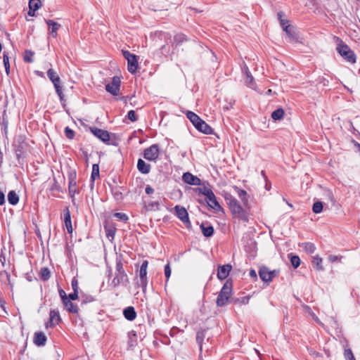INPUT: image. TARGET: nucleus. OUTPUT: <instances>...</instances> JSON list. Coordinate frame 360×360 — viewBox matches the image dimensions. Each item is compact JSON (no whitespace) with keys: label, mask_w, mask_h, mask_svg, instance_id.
Instances as JSON below:
<instances>
[{"label":"nucleus","mask_w":360,"mask_h":360,"mask_svg":"<svg viewBox=\"0 0 360 360\" xmlns=\"http://www.w3.org/2000/svg\"><path fill=\"white\" fill-rule=\"evenodd\" d=\"M65 135L68 139H73L75 137V131L71 129L69 127L65 128Z\"/></svg>","instance_id":"46"},{"label":"nucleus","mask_w":360,"mask_h":360,"mask_svg":"<svg viewBox=\"0 0 360 360\" xmlns=\"http://www.w3.org/2000/svg\"><path fill=\"white\" fill-rule=\"evenodd\" d=\"M41 6L40 0H30L29 8L30 10L37 11Z\"/></svg>","instance_id":"39"},{"label":"nucleus","mask_w":360,"mask_h":360,"mask_svg":"<svg viewBox=\"0 0 360 360\" xmlns=\"http://www.w3.org/2000/svg\"><path fill=\"white\" fill-rule=\"evenodd\" d=\"M196 191L199 194L206 196V198L210 197L211 196L210 195L213 193V191L210 188H207V186L197 188Z\"/></svg>","instance_id":"34"},{"label":"nucleus","mask_w":360,"mask_h":360,"mask_svg":"<svg viewBox=\"0 0 360 360\" xmlns=\"http://www.w3.org/2000/svg\"><path fill=\"white\" fill-rule=\"evenodd\" d=\"M47 77L50 80H52L53 79H54L59 76L53 69L50 68L47 71Z\"/></svg>","instance_id":"47"},{"label":"nucleus","mask_w":360,"mask_h":360,"mask_svg":"<svg viewBox=\"0 0 360 360\" xmlns=\"http://www.w3.org/2000/svg\"><path fill=\"white\" fill-rule=\"evenodd\" d=\"M59 295H60L63 302L64 301V300L65 298H68L65 292L62 289L59 290Z\"/></svg>","instance_id":"60"},{"label":"nucleus","mask_w":360,"mask_h":360,"mask_svg":"<svg viewBox=\"0 0 360 360\" xmlns=\"http://www.w3.org/2000/svg\"><path fill=\"white\" fill-rule=\"evenodd\" d=\"M323 202L321 201H317L314 203L312 210L314 213L319 214L323 211Z\"/></svg>","instance_id":"41"},{"label":"nucleus","mask_w":360,"mask_h":360,"mask_svg":"<svg viewBox=\"0 0 360 360\" xmlns=\"http://www.w3.org/2000/svg\"><path fill=\"white\" fill-rule=\"evenodd\" d=\"M165 278H166V281L167 282L171 276V269L169 266V264H167L165 266Z\"/></svg>","instance_id":"51"},{"label":"nucleus","mask_w":360,"mask_h":360,"mask_svg":"<svg viewBox=\"0 0 360 360\" xmlns=\"http://www.w3.org/2000/svg\"><path fill=\"white\" fill-rule=\"evenodd\" d=\"M123 315L128 321H134L136 318V312L134 307H127L123 310Z\"/></svg>","instance_id":"19"},{"label":"nucleus","mask_w":360,"mask_h":360,"mask_svg":"<svg viewBox=\"0 0 360 360\" xmlns=\"http://www.w3.org/2000/svg\"><path fill=\"white\" fill-rule=\"evenodd\" d=\"M231 266L229 264L219 266L217 271L218 278L219 280H224L226 278L229 274L230 271L231 270Z\"/></svg>","instance_id":"16"},{"label":"nucleus","mask_w":360,"mask_h":360,"mask_svg":"<svg viewBox=\"0 0 360 360\" xmlns=\"http://www.w3.org/2000/svg\"><path fill=\"white\" fill-rule=\"evenodd\" d=\"M250 297L249 295L243 297L241 298L234 299V302H240L242 304H247L249 302Z\"/></svg>","instance_id":"48"},{"label":"nucleus","mask_w":360,"mask_h":360,"mask_svg":"<svg viewBox=\"0 0 360 360\" xmlns=\"http://www.w3.org/2000/svg\"><path fill=\"white\" fill-rule=\"evenodd\" d=\"M145 191H146V193L150 195L154 192V189L151 186H147L145 188Z\"/></svg>","instance_id":"61"},{"label":"nucleus","mask_w":360,"mask_h":360,"mask_svg":"<svg viewBox=\"0 0 360 360\" xmlns=\"http://www.w3.org/2000/svg\"><path fill=\"white\" fill-rule=\"evenodd\" d=\"M63 220L68 233H72L70 211L68 207L63 210Z\"/></svg>","instance_id":"15"},{"label":"nucleus","mask_w":360,"mask_h":360,"mask_svg":"<svg viewBox=\"0 0 360 360\" xmlns=\"http://www.w3.org/2000/svg\"><path fill=\"white\" fill-rule=\"evenodd\" d=\"M46 22L49 27L50 33L53 37H56L57 35V31L60 28V25L52 20H46Z\"/></svg>","instance_id":"25"},{"label":"nucleus","mask_w":360,"mask_h":360,"mask_svg":"<svg viewBox=\"0 0 360 360\" xmlns=\"http://www.w3.org/2000/svg\"><path fill=\"white\" fill-rule=\"evenodd\" d=\"M342 257L336 256V255H330L328 257V260L333 263L340 259Z\"/></svg>","instance_id":"55"},{"label":"nucleus","mask_w":360,"mask_h":360,"mask_svg":"<svg viewBox=\"0 0 360 360\" xmlns=\"http://www.w3.org/2000/svg\"><path fill=\"white\" fill-rule=\"evenodd\" d=\"M4 203H5V195L3 193V191H1L0 190V205H3Z\"/></svg>","instance_id":"59"},{"label":"nucleus","mask_w":360,"mask_h":360,"mask_svg":"<svg viewBox=\"0 0 360 360\" xmlns=\"http://www.w3.org/2000/svg\"><path fill=\"white\" fill-rule=\"evenodd\" d=\"M187 41H188L187 37L182 33H178V34H175L174 37V43L175 44V46H176L181 45L184 42Z\"/></svg>","instance_id":"29"},{"label":"nucleus","mask_w":360,"mask_h":360,"mask_svg":"<svg viewBox=\"0 0 360 360\" xmlns=\"http://www.w3.org/2000/svg\"><path fill=\"white\" fill-rule=\"evenodd\" d=\"M3 63L5 68V71L7 75L10 74V64H9V57L8 54L4 53L3 56Z\"/></svg>","instance_id":"40"},{"label":"nucleus","mask_w":360,"mask_h":360,"mask_svg":"<svg viewBox=\"0 0 360 360\" xmlns=\"http://www.w3.org/2000/svg\"><path fill=\"white\" fill-rule=\"evenodd\" d=\"M233 283L230 280H227L221 290L219 291L216 304L219 307L225 306L227 303L231 302L233 300H230L232 292Z\"/></svg>","instance_id":"4"},{"label":"nucleus","mask_w":360,"mask_h":360,"mask_svg":"<svg viewBox=\"0 0 360 360\" xmlns=\"http://www.w3.org/2000/svg\"><path fill=\"white\" fill-rule=\"evenodd\" d=\"M261 279L264 282L271 281V276H269V269L266 266H262L259 271Z\"/></svg>","instance_id":"26"},{"label":"nucleus","mask_w":360,"mask_h":360,"mask_svg":"<svg viewBox=\"0 0 360 360\" xmlns=\"http://www.w3.org/2000/svg\"><path fill=\"white\" fill-rule=\"evenodd\" d=\"M122 54L127 60H128L129 59H130V58L134 56V54L131 53L128 51H122Z\"/></svg>","instance_id":"54"},{"label":"nucleus","mask_w":360,"mask_h":360,"mask_svg":"<svg viewBox=\"0 0 360 360\" xmlns=\"http://www.w3.org/2000/svg\"><path fill=\"white\" fill-rule=\"evenodd\" d=\"M224 197L234 217L244 222H248L249 221V213L240 205L237 199L229 193H225Z\"/></svg>","instance_id":"1"},{"label":"nucleus","mask_w":360,"mask_h":360,"mask_svg":"<svg viewBox=\"0 0 360 360\" xmlns=\"http://www.w3.org/2000/svg\"><path fill=\"white\" fill-rule=\"evenodd\" d=\"M290 262L292 266L296 269L300 265V259L297 255H292L290 257Z\"/></svg>","instance_id":"43"},{"label":"nucleus","mask_w":360,"mask_h":360,"mask_svg":"<svg viewBox=\"0 0 360 360\" xmlns=\"http://www.w3.org/2000/svg\"><path fill=\"white\" fill-rule=\"evenodd\" d=\"M302 247L304 249V250L308 253H314L316 250V247L314 243L307 242L303 243L302 244Z\"/></svg>","instance_id":"36"},{"label":"nucleus","mask_w":360,"mask_h":360,"mask_svg":"<svg viewBox=\"0 0 360 360\" xmlns=\"http://www.w3.org/2000/svg\"><path fill=\"white\" fill-rule=\"evenodd\" d=\"M73 291L78 292V282L76 278H73L71 283Z\"/></svg>","instance_id":"52"},{"label":"nucleus","mask_w":360,"mask_h":360,"mask_svg":"<svg viewBox=\"0 0 360 360\" xmlns=\"http://www.w3.org/2000/svg\"><path fill=\"white\" fill-rule=\"evenodd\" d=\"M7 197L8 202L12 205H15L19 202V196L15 191H10Z\"/></svg>","instance_id":"28"},{"label":"nucleus","mask_w":360,"mask_h":360,"mask_svg":"<svg viewBox=\"0 0 360 360\" xmlns=\"http://www.w3.org/2000/svg\"><path fill=\"white\" fill-rule=\"evenodd\" d=\"M186 117L199 131H201L205 134H212V128L197 114L192 111H187Z\"/></svg>","instance_id":"5"},{"label":"nucleus","mask_w":360,"mask_h":360,"mask_svg":"<svg viewBox=\"0 0 360 360\" xmlns=\"http://www.w3.org/2000/svg\"><path fill=\"white\" fill-rule=\"evenodd\" d=\"M243 71L245 73L246 79H245V84L248 86L255 89V82H254V77L252 76L248 68L247 65L244 66Z\"/></svg>","instance_id":"24"},{"label":"nucleus","mask_w":360,"mask_h":360,"mask_svg":"<svg viewBox=\"0 0 360 360\" xmlns=\"http://www.w3.org/2000/svg\"><path fill=\"white\" fill-rule=\"evenodd\" d=\"M206 330L204 329H200L197 332L196 334V342L200 347V352H202V343L205 338Z\"/></svg>","instance_id":"27"},{"label":"nucleus","mask_w":360,"mask_h":360,"mask_svg":"<svg viewBox=\"0 0 360 360\" xmlns=\"http://www.w3.org/2000/svg\"><path fill=\"white\" fill-rule=\"evenodd\" d=\"M160 148L158 144H153L143 150V158L152 162H156L159 158Z\"/></svg>","instance_id":"6"},{"label":"nucleus","mask_w":360,"mask_h":360,"mask_svg":"<svg viewBox=\"0 0 360 360\" xmlns=\"http://www.w3.org/2000/svg\"><path fill=\"white\" fill-rule=\"evenodd\" d=\"M114 216L116 218H117L120 221H122L124 223H127V221L129 220L128 216L124 213L116 212V213H115Z\"/></svg>","instance_id":"45"},{"label":"nucleus","mask_w":360,"mask_h":360,"mask_svg":"<svg viewBox=\"0 0 360 360\" xmlns=\"http://www.w3.org/2000/svg\"><path fill=\"white\" fill-rule=\"evenodd\" d=\"M46 336L42 332H37L34 333V343L37 346H44L46 342Z\"/></svg>","instance_id":"20"},{"label":"nucleus","mask_w":360,"mask_h":360,"mask_svg":"<svg viewBox=\"0 0 360 360\" xmlns=\"http://www.w3.org/2000/svg\"><path fill=\"white\" fill-rule=\"evenodd\" d=\"M68 298L70 301L77 300L78 298V292L73 291V292L69 294Z\"/></svg>","instance_id":"53"},{"label":"nucleus","mask_w":360,"mask_h":360,"mask_svg":"<svg viewBox=\"0 0 360 360\" xmlns=\"http://www.w3.org/2000/svg\"><path fill=\"white\" fill-rule=\"evenodd\" d=\"M49 321L46 323V327H54L60 321V316L58 310L52 309L49 313Z\"/></svg>","instance_id":"12"},{"label":"nucleus","mask_w":360,"mask_h":360,"mask_svg":"<svg viewBox=\"0 0 360 360\" xmlns=\"http://www.w3.org/2000/svg\"><path fill=\"white\" fill-rule=\"evenodd\" d=\"M319 83L322 84L323 86H327L329 85V81L327 79L323 78V77L319 79Z\"/></svg>","instance_id":"57"},{"label":"nucleus","mask_w":360,"mask_h":360,"mask_svg":"<svg viewBox=\"0 0 360 360\" xmlns=\"http://www.w3.org/2000/svg\"><path fill=\"white\" fill-rule=\"evenodd\" d=\"M148 262L147 260H144L140 267L139 269V276H140V285L142 288L143 292H144L146 290V287L148 285V278H147V268H148Z\"/></svg>","instance_id":"8"},{"label":"nucleus","mask_w":360,"mask_h":360,"mask_svg":"<svg viewBox=\"0 0 360 360\" xmlns=\"http://www.w3.org/2000/svg\"><path fill=\"white\" fill-rule=\"evenodd\" d=\"M129 283V280L124 269L122 261L121 259H117L115 276L110 283V285L113 288H117L120 285L126 287Z\"/></svg>","instance_id":"2"},{"label":"nucleus","mask_w":360,"mask_h":360,"mask_svg":"<svg viewBox=\"0 0 360 360\" xmlns=\"http://www.w3.org/2000/svg\"><path fill=\"white\" fill-rule=\"evenodd\" d=\"M174 210L176 211V215L182 222H189L188 214L184 207L176 205Z\"/></svg>","instance_id":"14"},{"label":"nucleus","mask_w":360,"mask_h":360,"mask_svg":"<svg viewBox=\"0 0 360 360\" xmlns=\"http://www.w3.org/2000/svg\"><path fill=\"white\" fill-rule=\"evenodd\" d=\"M129 346L134 347L136 345V333L135 332H131L129 334Z\"/></svg>","instance_id":"44"},{"label":"nucleus","mask_w":360,"mask_h":360,"mask_svg":"<svg viewBox=\"0 0 360 360\" xmlns=\"http://www.w3.org/2000/svg\"><path fill=\"white\" fill-rule=\"evenodd\" d=\"M100 176L99 174V166L98 164H94L92 166V172L91 175V179L92 181V185H94V182L96 178Z\"/></svg>","instance_id":"33"},{"label":"nucleus","mask_w":360,"mask_h":360,"mask_svg":"<svg viewBox=\"0 0 360 360\" xmlns=\"http://www.w3.org/2000/svg\"><path fill=\"white\" fill-rule=\"evenodd\" d=\"M284 114L283 108H278L271 113V118L274 120H280L283 117Z\"/></svg>","instance_id":"31"},{"label":"nucleus","mask_w":360,"mask_h":360,"mask_svg":"<svg viewBox=\"0 0 360 360\" xmlns=\"http://www.w3.org/2000/svg\"><path fill=\"white\" fill-rule=\"evenodd\" d=\"M68 193L72 198V202L75 200V195L79 193V190L77 188L76 181V172L71 173L68 178Z\"/></svg>","instance_id":"10"},{"label":"nucleus","mask_w":360,"mask_h":360,"mask_svg":"<svg viewBox=\"0 0 360 360\" xmlns=\"http://www.w3.org/2000/svg\"><path fill=\"white\" fill-rule=\"evenodd\" d=\"M233 188L235 193L240 198L243 205L245 207H247L248 205V193H247V192L245 190L241 189V188H240L239 187H238L236 186H234L233 187Z\"/></svg>","instance_id":"17"},{"label":"nucleus","mask_w":360,"mask_h":360,"mask_svg":"<svg viewBox=\"0 0 360 360\" xmlns=\"http://www.w3.org/2000/svg\"><path fill=\"white\" fill-rule=\"evenodd\" d=\"M278 18L280 20V23H281V25H282V27L283 28L285 26H286L285 23L287 22V21H285V20L281 18V17H282V13L281 12H279L278 13Z\"/></svg>","instance_id":"58"},{"label":"nucleus","mask_w":360,"mask_h":360,"mask_svg":"<svg viewBox=\"0 0 360 360\" xmlns=\"http://www.w3.org/2000/svg\"><path fill=\"white\" fill-rule=\"evenodd\" d=\"M283 30L285 32L290 41L296 39L295 32L293 31L292 27L290 25H286L283 27Z\"/></svg>","instance_id":"32"},{"label":"nucleus","mask_w":360,"mask_h":360,"mask_svg":"<svg viewBox=\"0 0 360 360\" xmlns=\"http://www.w3.org/2000/svg\"><path fill=\"white\" fill-rule=\"evenodd\" d=\"M202 234L205 237H211L214 234V228L212 226H205L203 224L200 226Z\"/></svg>","instance_id":"30"},{"label":"nucleus","mask_w":360,"mask_h":360,"mask_svg":"<svg viewBox=\"0 0 360 360\" xmlns=\"http://www.w3.org/2000/svg\"><path fill=\"white\" fill-rule=\"evenodd\" d=\"M91 132L98 139H100L101 141L106 144H110V145H116V143L115 142H110V133L108 131L98 129L96 127H91L90 128Z\"/></svg>","instance_id":"7"},{"label":"nucleus","mask_w":360,"mask_h":360,"mask_svg":"<svg viewBox=\"0 0 360 360\" xmlns=\"http://www.w3.org/2000/svg\"><path fill=\"white\" fill-rule=\"evenodd\" d=\"M250 276L252 278H257V273L254 269L250 271Z\"/></svg>","instance_id":"64"},{"label":"nucleus","mask_w":360,"mask_h":360,"mask_svg":"<svg viewBox=\"0 0 360 360\" xmlns=\"http://www.w3.org/2000/svg\"><path fill=\"white\" fill-rule=\"evenodd\" d=\"M127 117L132 122H135L137 120V116L134 110H129L127 113Z\"/></svg>","instance_id":"49"},{"label":"nucleus","mask_w":360,"mask_h":360,"mask_svg":"<svg viewBox=\"0 0 360 360\" xmlns=\"http://www.w3.org/2000/svg\"><path fill=\"white\" fill-rule=\"evenodd\" d=\"M335 40L338 42L336 46L337 52L345 60L351 64H354L356 62L355 53L340 37H335Z\"/></svg>","instance_id":"3"},{"label":"nucleus","mask_w":360,"mask_h":360,"mask_svg":"<svg viewBox=\"0 0 360 360\" xmlns=\"http://www.w3.org/2000/svg\"><path fill=\"white\" fill-rule=\"evenodd\" d=\"M51 81V82L53 83V84L54 86V88L56 89V92L57 95L58 96L60 102L64 105V103L65 102V96H64L63 92L62 86H60V77H56L54 79H53Z\"/></svg>","instance_id":"13"},{"label":"nucleus","mask_w":360,"mask_h":360,"mask_svg":"<svg viewBox=\"0 0 360 360\" xmlns=\"http://www.w3.org/2000/svg\"><path fill=\"white\" fill-rule=\"evenodd\" d=\"M344 356L346 360H349V359H352L354 357L352 351L350 349H347L345 350Z\"/></svg>","instance_id":"50"},{"label":"nucleus","mask_w":360,"mask_h":360,"mask_svg":"<svg viewBox=\"0 0 360 360\" xmlns=\"http://www.w3.org/2000/svg\"><path fill=\"white\" fill-rule=\"evenodd\" d=\"M34 53L31 50H26L25 51V55L23 57L24 61L26 63H33L34 62Z\"/></svg>","instance_id":"37"},{"label":"nucleus","mask_w":360,"mask_h":360,"mask_svg":"<svg viewBox=\"0 0 360 360\" xmlns=\"http://www.w3.org/2000/svg\"><path fill=\"white\" fill-rule=\"evenodd\" d=\"M137 169L141 174H147L150 171V165L147 164L142 159H139L137 162Z\"/></svg>","instance_id":"21"},{"label":"nucleus","mask_w":360,"mask_h":360,"mask_svg":"<svg viewBox=\"0 0 360 360\" xmlns=\"http://www.w3.org/2000/svg\"><path fill=\"white\" fill-rule=\"evenodd\" d=\"M278 271L277 270H273V271H270L269 270V276H271V280L278 275Z\"/></svg>","instance_id":"62"},{"label":"nucleus","mask_w":360,"mask_h":360,"mask_svg":"<svg viewBox=\"0 0 360 360\" xmlns=\"http://www.w3.org/2000/svg\"><path fill=\"white\" fill-rule=\"evenodd\" d=\"M65 309L72 314H77L79 311V309L77 305L74 304L68 298H65L63 302Z\"/></svg>","instance_id":"23"},{"label":"nucleus","mask_w":360,"mask_h":360,"mask_svg":"<svg viewBox=\"0 0 360 360\" xmlns=\"http://www.w3.org/2000/svg\"><path fill=\"white\" fill-rule=\"evenodd\" d=\"M138 68L136 56L134 55L127 60V69L130 73H135Z\"/></svg>","instance_id":"22"},{"label":"nucleus","mask_w":360,"mask_h":360,"mask_svg":"<svg viewBox=\"0 0 360 360\" xmlns=\"http://www.w3.org/2000/svg\"><path fill=\"white\" fill-rule=\"evenodd\" d=\"M322 262V259L319 256H315L313 257L312 264L314 266L316 267L318 270L323 269Z\"/></svg>","instance_id":"38"},{"label":"nucleus","mask_w":360,"mask_h":360,"mask_svg":"<svg viewBox=\"0 0 360 360\" xmlns=\"http://www.w3.org/2000/svg\"><path fill=\"white\" fill-rule=\"evenodd\" d=\"M105 234H106V236L108 238H110L112 239L114 238V236H115V232H116L115 228L105 226Z\"/></svg>","instance_id":"42"},{"label":"nucleus","mask_w":360,"mask_h":360,"mask_svg":"<svg viewBox=\"0 0 360 360\" xmlns=\"http://www.w3.org/2000/svg\"><path fill=\"white\" fill-rule=\"evenodd\" d=\"M113 195L115 196V198L117 199V200H120L122 199V193L121 192H120L119 191H113Z\"/></svg>","instance_id":"56"},{"label":"nucleus","mask_w":360,"mask_h":360,"mask_svg":"<svg viewBox=\"0 0 360 360\" xmlns=\"http://www.w3.org/2000/svg\"><path fill=\"white\" fill-rule=\"evenodd\" d=\"M120 77H113L112 82L105 85V90L113 96H117L120 92Z\"/></svg>","instance_id":"9"},{"label":"nucleus","mask_w":360,"mask_h":360,"mask_svg":"<svg viewBox=\"0 0 360 360\" xmlns=\"http://www.w3.org/2000/svg\"><path fill=\"white\" fill-rule=\"evenodd\" d=\"M210 197H207V205L210 207L215 210L216 211H219L221 210V207L217 200V198L214 193H212Z\"/></svg>","instance_id":"18"},{"label":"nucleus","mask_w":360,"mask_h":360,"mask_svg":"<svg viewBox=\"0 0 360 360\" xmlns=\"http://www.w3.org/2000/svg\"><path fill=\"white\" fill-rule=\"evenodd\" d=\"M353 143H354V146L356 148V151L360 153V143H359L358 142H356L355 141H353Z\"/></svg>","instance_id":"63"},{"label":"nucleus","mask_w":360,"mask_h":360,"mask_svg":"<svg viewBox=\"0 0 360 360\" xmlns=\"http://www.w3.org/2000/svg\"><path fill=\"white\" fill-rule=\"evenodd\" d=\"M40 278L43 281H48L51 276L50 270L47 267H43L40 270Z\"/></svg>","instance_id":"35"},{"label":"nucleus","mask_w":360,"mask_h":360,"mask_svg":"<svg viewBox=\"0 0 360 360\" xmlns=\"http://www.w3.org/2000/svg\"><path fill=\"white\" fill-rule=\"evenodd\" d=\"M182 179L189 185L200 186L201 184L200 179L188 172L183 174Z\"/></svg>","instance_id":"11"}]
</instances>
